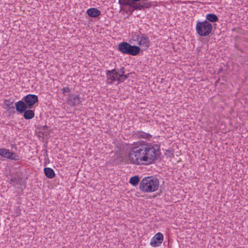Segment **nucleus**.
Listing matches in <instances>:
<instances>
[{
  "mask_svg": "<svg viewBox=\"0 0 248 248\" xmlns=\"http://www.w3.org/2000/svg\"><path fill=\"white\" fill-rule=\"evenodd\" d=\"M160 146L157 144L146 143L140 146V150L141 151L142 161L147 164H152L155 160L160 158Z\"/></svg>",
  "mask_w": 248,
  "mask_h": 248,
  "instance_id": "nucleus-1",
  "label": "nucleus"
},
{
  "mask_svg": "<svg viewBox=\"0 0 248 248\" xmlns=\"http://www.w3.org/2000/svg\"><path fill=\"white\" fill-rule=\"evenodd\" d=\"M159 182L157 178L152 176L144 177L140 183V189L143 192H153L159 187Z\"/></svg>",
  "mask_w": 248,
  "mask_h": 248,
  "instance_id": "nucleus-2",
  "label": "nucleus"
},
{
  "mask_svg": "<svg viewBox=\"0 0 248 248\" xmlns=\"http://www.w3.org/2000/svg\"><path fill=\"white\" fill-rule=\"evenodd\" d=\"M118 50L124 54L136 56L139 54L140 48L137 46H132L126 42H123L118 45Z\"/></svg>",
  "mask_w": 248,
  "mask_h": 248,
  "instance_id": "nucleus-3",
  "label": "nucleus"
},
{
  "mask_svg": "<svg viewBox=\"0 0 248 248\" xmlns=\"http://www.w3.org/2000/svg\"><path fill=\"white\" fill-rule=\"evenodd\" d=\"M212 24L206 20L203 21H197L196 30L197 33L200 36H207L209 35L212 31Z\"/></svg>",
  "mask_w": 248,
  "mask_h": 248,
  "instance_id": "nucleus-4",
  "label": "nucleus"
},
{
  "mask_svg": "<svg viewBox=\"0 0 248 248\" xmlns=\"http://www.w3.org/2000/svg\"><path fill=\"white\" fill-rule=\"evenodd\" d=\"M141 151L140 150V146L133 147L129 153V160L131 163L139 164L140 161H142Z\"/></svg>",
  "mask_w": 248,
  "mask_h": 248,
  "instance_id": "nucleus-5",
  "label": "nucleus"
},
{
  "mask_svg": "<svg viewBox=\"0 0 248 248\" xmlns=\"http://www.w3.org/2000/svg\"><path fill=\"white\" fill-rule=\"evenodd\" d=\"M22 99L29 109L33 108L34 105L38 102L37 95L33 94H28L24 96Z\"/></svg>",
  "mask_w": 248,
  "mask_h": 248,
  "instance_id": "nucleus-6",
  "label": "nucleus"
},
{
  "mask_svg": "<svg viewBox=\"0 0 248 248\" xmlns=\"http://www.w3.org/2000/svg\"><path fill=\"white\" fill-rule=\"evenodd\" d=\"M82 101L79 94H69L67 103L71 107L77 106L81 103Z\"/></svg>",
  "mask_w": 248,
  "mask_h": 248,
  "instance_id": "nucleus-7",
  "label": "nucleus"
},
{
  "mask_svg": "<svg viewBox=\"0 0 248 248\" xmlns=\"http://www.w3.org/2000/svg\"><path fill=\"white\" fill-rule=\"evenodd\" d=\"M163 235L161 232L157 233L151 239L150 245L154 247L159 246L163 242Z\"/></svg>",
  "mask_w": 248,
  "mask_h": 248,
  "instance_id": "nucleus-8",
  "label": "nucleus"
},
{
  "mask_svg": "<svg viewBox=\"0 0 248 248\" xmlns=\"http://www.w3.org/2000/svg\"><path fill=\"white\" fill-rule=\"evenodd\" d=\"M133 6L134 9L138 10H141L150 8L152 6V4L151 1H149L148 0H141L138 3Z\"/></svg>",
  "mask_w": 248,
  "mask_h": 248,
  "instance_id": "nucleus-9",
  "label": "nucleus"
},
{
  "mask_svg": "<svg viewBox=\"0 0 248 248\" xmlns=\"http://www.w3.org/2000/svg\"><path fill=\"white\" fill-rule=\"evenodd\" d=\"M16 111L19 114L23 113L28 108L23 99L16 102L15 104Z\"/></svg>",
  "mask_w": 248,
  "mask_h": 248,
  "instance_id": "nucleus-10",
  "label": "nucleus"
},
{
  "mask_svg": "<svg viewBox=\"0 0 248 248\" xmlns=\"http://www.w3.org/2000/svg\"><path fill=\"white\" fill-rule=\"evenodd\" d=\"M116 69L106 71V76L108 83L111 84L113 82L117 81L118 77L116 76Z\"/></svg>",
  "mask_w": 248,
  "mask_h": 248,
  "instance_id": "nucleus-11",
  "label": "nucleus"
},
{
  "mask_svg": "<svg viewBox=\"0 0 248 248\" xmlns=\"http://www.w3.org/2000/svg\"><path fill=\"white\" fill-rule=\"evenodd\" d=\"M119 3L121 6H129V8L126 10H125V9H123L124 11H125V13L127 14L128 16H131L132 14L134 11L137 10L136 9H134V8L133 7H134L133 5H135L134 3L124 2H122L121 0H119Z\"/></svg>",
  "mask_w": 248,
  "mask_h": 248,
  "instance_id": "nucleus-12",
  "label": "nucleus"
},
{
  "mask_svg": "<svg viewBox=\"0 0 248 248\" xmlns=\"http://www.w3.org/2000/svg\"><path fill=\"white\" fill-rule=\"evenodd\" d=\"M87 14L91 17H97L101 15V12L95 8H90L86 11Z\"/></svg>",
  "mask_w": 248,
  "mask_h": 248,
  "instance_id": "nucleus-13",
  "label": "nucleus"
},
{
  "mask_svg": "<svg viewBox=\"0 0 248 248\" xmlns=\"http://www.w3.org/2000/svg\"><path fill=\"white\" fill-rule=\"evenodd\" d=\"M44 173L47 178L52 179L55 177V173L52 169L46 167L44 169Z\"/></svg>",
  "mask_w": 248,
  "mask_h": 248,
  "instance_id": "nucleus-14",
  "label": "nucleus"
},
{
  "mask_svg": "<svg viewBox=\"0 0 248 248\" xmlns=\"http://www.w3.org/2000/svg\"><path fill=\"white\" fill-rule=\"evenodd\" d=\"M23 117L26 120H30L32 119L35 116L34 110L31 109H26V110L23 113Z\"/></svg>",
  "mask_w": 248,
  "mask_h": 248,
  "instance_id": "nucleus-15",
  "label": "nucleus"
},
{
  "mask_svg": "<svg viewBox=\"0 0 248 248\" xmlns=\"http://www.w3.org/2000/svg\"><path fill=\"white\" fill-rule=\"evenodd\" d=\"M219 19L217 16L212 13L207 14L206 15V20L209 22H216L218 21Z\"/></svg>",
  "mask_w": 248,
  "mask_h": 248,
  "instance_id": "nucleus-16",
  "label": "nucleus"
},
{
  "mask_svg": "<svg viewBox=\"0 0 248 248\" xmlns=\"http://www.w3.org/2000/svg\"><path fill=\"white\" fill-rule=\"evenodd\" d=\"M140 34H141V40L142 41V46L146 47V48H148L150 46V41L149 38L146 37L145 34H142L140 32Z\"/></svg>",
  "mask_w": 248,
  "mask_h": 248,
  "instance_id": "nucleus-17",
  "label": "nucleus"
},
{
  "mask_svg": "<svg viewBox=\"0 0 248 248\" xmlns=\"http://www.w3.org/2000/svg\"><path fill=\"white\" fill-rule=\"evenodd\" d=\"M140 178L139 176L135 175L130 178L129 180V183L133 186H136L140 183Z\"/></svg>",
  "mask_w": 248,
  "mask_h": 248,
  "instance_id": "nucleus-18",
  "label": "nucleus"
},
{
  "mask_svg": "<svg viewBox=\"0 0 248 248\" xmlns=\"http://www.w3.org/2000/svg\"><path fill=\"white\" fill-rule=\"evenodd\" d=\"M137 136L141 138H143L148 140H150L152 138V135L149 133H146L143 131H138Z\"/></svg>",
  "mask_w": 248,
  "mask_h": 248,
  "instance_id": "nucleus-19",
  "label": "nucleus"
},
{
  "mask_svg": "<svg viewBox=\"0 0 248 248\" xmlns=\"http://www.w3.org/2000/svg\"><path fill=\"white\" fill-rule=\"evenodd\" d=\"M10 151L5 148H0V155L2 157L8 158Z\"/></svg>",
  "mask_w": 248,
  "mask_h": 248,
  "instance_id": "nucleus-20",
  "label": "nucleus"
},
{
  "mask_svg": "<svg viewBox=\"0 0 248 248\" xmlns=\"http://www.w3.org/2000/svg\"><path fill=\"white\" fill-rule=\"evenodd\" d=\"M8 159L15 161H17L19 160V156L16 155L14 152H10V155H9Z\"/></svg>",
  "mask_w": 248,
  "mask_h": 248,
  "instance_id": "nucleus-21",
  "label": "nucleus"
},
{
  "mask_svg": "<svg viewBox=\"0 0 248 248\" xmlns=\"http://www.w3.org/2000/svg\"><path fill=\"white\" fill-rule=\"evenodd\" d=\"M125 74V68L124 67H122L119 69L116 70V76L118 77L122 78L123 77V75Z\"/></svg>",
  "mask_w": 248,
  "mask_h": 248,
  "instance_id": "nucleus-22",
  "label": "nucleus"
},
{
  "mask_svg": "<svg viewBox=\"0 0 248 248\" xmlns=\"http://www.w3.org/2000/svg\"><path fill=\"white\" fill-rule=\"evenodd\" d=\"M21 179V178L20 177H12L10 180V184H12L13 186L18 185Z\"/></svg>",
  "mask_w": 248,
  "mask_h": 248,
  "instance_id": "nucleus-23",
  "label": "nucleus"
},
{
  "mask_svg": "<svg viewBox=\"0 0 248 248\" xmlns=\"http://www.w3.org/2000/svg\"><path fill=\"white\" fill-rule=\"evenodd\" d=\"M141 38V34H137L136 33H132L131 35V40H132L133 41H139L140 39Z\"/></svg>",
  "mask_w": 248,
  "mask_h": 248,
  "instance_id": "nucleus-24",
  "label": "nucleus"
},
{
  "mask_svg": "<svg viewBox=\"0 0 248 248\" xmlns=\"http://www.w3.org/2000/svg\"><path fill=\"white\" fill-rule=\"evenodd\" d=\"M4 105L7 107V108H9L11 106H13L14 100L13 99H5L4 100Z\"/></svg>",
  "mask_w": 248,
  "mask_h": 248,
  "instance_id": "nucleus-25",
  "label": "nucleus"
},
{
  "mask_svg": "<svg viewBox=\"0 0 248 248\" xmlns=\"http://www.w3.org/2000/svg\"><path fill=\"white\" fill-rule=\"evenodd\" d=\"M122 2H128L131 3H134V4L138 3L139 1H140L141 0H121Z\"/></svg>",
  "mask_w": 248,
  "mask_h": 248,
  "instance_id": "nucleus-26",
  "label": "nucleus"
},
{
  "mask_svg": "<svg viewBox=\"0 0 248 248\" xmlns=\"http://www.w3.org/2000/svg\"><path fill=\"white\" fill-rule=\"evenodd\" d=\"M15 106H12L7 108V111H9L11 114H15L16 113V111L15 110Z\"/></svg>",
  "mask_w": 248,
  "mask_h": 248,
  "instance_id": "nucleus-27",
  "label": "nucleus"
},
{
  "mask_svg": "<svg viewBox=\"0 0 248 248\" xmlns=\"http://www.w3.org/2000/svg\"><path fill=\"white\" fill-rule=\"evenodd\" d=\"M70 90L68 87H64L62 89V94H65L66 93L70 92Z\"/></svg>",
  "mask_w": 248,
  "mask_h": 248,
  "instance_id": "nucleus-28",
  "label": "nucleus"
},
{
  "mask_svg": "<svg viewBox=\"0 0 248 248\" xmlns=\"http://www.w3.org/2000/svg\"><path fill=\"white\" fill-rule=\"evenodd\" d=\"M125 79H126L125 78H124V77H123L122 78L118 77L117 81H118V82H119V83L123 82L124 81V80Z\"/></svg>",
  "mask_w": 248,
  "mask_h": 248,
  "instance_id": "nucleus-29",
  "label": "nucleus"
},
{
  "mask_svg": "<svg viewBox=\"0 0 248 248\" xmlns=\"http://www.w3.org/2000/svg\"><path fill=\"white\" fill-rule=\"evenodd\" d=\"M234 47H235V48L236 49H237V50H238L240 51L241 52H243V51H242V49H241V48H240V47L239 46H238L237 44H235V45H234Z\"/></svg>",
  "mask_w": 248,
  "mask_h": 248,
  "instance_id": "nucleus-30",
  "label": "nucleus"
},
{
  "mask_svg": "<svg viewBox=\"0 0 248 248\" xmlns=\"http://www.w3.org/2000/svg\"><path fill=\"white\" fill-rule=\"evenodd\" d=\"M129 75H130L129 73H128L127 74H124V75H123V77H124V78H125L126 79L129 77Z\"/></svg>",
  "mask_w": 248,
  "mask_h": 248,
  "instance_id": "nucleus-31",
  "label": "nucleus"
},
{
  "mask_svg": "<svg viewBox=\"0 0 248 248\" xmlns=\"http://www.w3.org/2000/svg\"><path fill=\"white\" fill-rule=\"evenodd\" d=\"M137 41L138 42V44L139 46H142V41H141V39H140V40H139V41Z\"/></svg>",
  "mask_w": 248,
  "mask_h": 248,
  "instance_id": "nucleus-32",
  "label": "nucleus"
},
{
  "mask_svg": "<svg viewBox=\"0 0 248 248\" xmlns=\"http://www.w3.org/2000/svg\"><path fill=\"white\" fill-rule=\"evenodd\" d=\"M47 128V126L46 125H45L43 126V129L46 130Z\"/></svg>",
  "mask_w": 248,
  "mask_h": 248,
  "instance_id": "nucleus-33",
  "label": "nucleus"
}]
</instances>
